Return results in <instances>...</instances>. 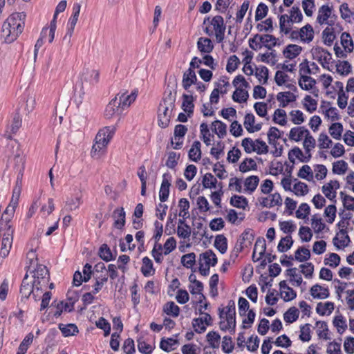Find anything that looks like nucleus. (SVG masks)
Segmentation results:
<instances>
[{
	"instance_id": "35",
	"label": "nucleus",
	"mask_w": 354,
	"mask_h": 354,
	"mask_svg": "<svg viewBox=\"0 0 354 354\" xmlns=\"http://www.w3.org/2000/svg\"><path fill=\"white\" fill-rule=\"evenodd\" d=\"M142 265L141 272L145 277H149L155 273V269L152 261L148 257H145L142 259Z\"/></svg>"
},
{
	"instance_id": "28",
	"label": "nucleus",
	"mask_w": 354,
	"mask_h": 354,
	"mask_svg": "<svg viewBox=\"0 0 354 354\" xmlns=\"http://www.w3.org/2000/svg\"><path fill=\"white\" fill-rule=\"evenodd\" d=\"M296 95L290 91L279 92L277 95V100L280 102V106L285 108L290 102L296 100Z\"/></svg>"
},
{
	"instance_id": "5",
	"label": "nucleus",
	"mask_w": 354,
	"mask_h": 354,
	"mask_svg": "<svg viewBox=\"0 0 354 354\" xmlns=\"http://www.w3.org/2000/svg\"><path fill=\"white\" fill-rule=\"evenodd\" d=\"M204 24H207L204 31L209 36L215 35L217 42H222L224 39L225 25L224 24L223 18L220 15H216L212 17H207L204 19Z\"/></svg>"
},
{
	"instance_id": "15",
	"label": "nucleus",
	"mask_w": 354,
	"mask_h": 354,
	"mask_svg": "<svg viewBox=\"0 0 354 354\" xmlns=\"http://www.w3.org/2000/svg\"><path fill=\"white\" fill-rule=\"evenodd\" d=\"M171 180V175L169 172H166L162 175V180L159 191V198L161 202H165L168 199Z\"/></svg>"
},
{
	"instance_id": "54",
	"label": "nucleus",
	"mask_w": 354,
	"mask_h": 354,
	"mask_svg": "<svg viewBox=\"0 0 354 354\" xmlns=\"http://www.w3.org/2000/svg\"><path fill=\"white\" fill-rule=\"evenodd\" d=\"M343 130V125L339 122L333 123L329 127V133L335 140H340Z\"/></svg>"
},
{
	"instance_id": "47",
	"label": "nucleus",
	"mask_w": 354,
	"mask_h": 354,
	"mask_svg": "<svg viewBox=\"0 0 354 354\" xmlns=\"http://www.w3.org/2000/svg\"><path fill=\"white\" fill-rule=\"evenodd\" d=\"M333 324L337 328V332L339 334H342L347 328L346 320L342 315L335 316Z\"/></svg>"
},
{
	"instance_id": "12",
	"label": "nucleus",
	"mask_w": 354,
	"mask_h": 354,
	"mask_svg": "<svg viewBox=\"0 0 354 354\" xmlns=\"http://www.w3.org/2000/svg\"><path fill=\"white\" fill-rule=\"evenodd\" d=\"M137 96L138 91H133L130 94H128L127 91H120L115 97H118V103L124 111L130 106V105L136 100Z\"/></svg>"
},
{
	"instance_id": "21",
	"label": "nucleus",
	"mask_w": 354,
	"mask_h": 354,
	"mask_svg": "<svg viewBox=\"0 0 354 354\" xmlns=\"http://www.w3.org/2000/svg\"><path fill=\"white\" fill-rule=\"evenodd\" d=\"M118 102V97H115L106 106L104 115L107 118H111L115 115H121L122 113L123 110Z\"/></svg>"
},
{
	"instance_id": "16",
	"label": "nucleus",
	"mask_w": 354,
	"mask_h": 354,
	"mask_svg": "<svg viewBox=\"0 0 354 354\" xmlns=\"http://www.w3.org/2000/svg\"><path fill=\"white\" fill-rule=\"evenodd\" d=\"M332 13V8L329 7L328 5L322 6L318 11V16L317 18V21L322 25V24H328V26H333L334 21L333 20H328Z\"/></svg>"
},
{
	"instance_id": "30",
	"label": "nucleus",
	"mask_w": 354,
	"mask_h": 354,
	"mask_svg": "<svg viewBox=\"0 0 354 354\" xmlns=\"http://www.w3.org/2000/svg\"><path fill=\"white\" fill-rule=\"evenodd\" d=\"M197 48L202 53H209L214 49L212 40L207 37H200L197 41Z\"/></svg>"
},
{
	"instance_id": "59",
	"label": "nucleus",
	"mask_w": 354,
	"mask_h": 354,
	"mask_svg": "<svg viewBox=\"0 0 354 354\" xmlns=\"http://www.w3.org/2000/svg\"><path fill=\"white\" fill-rule=\"evenodd\" d=\"M337 72L342 75H348L351 73V65L348 61H339L336 64Z\"/></svg>"
},
{
	"instance_id": "2",
	"label": "nucleus",
	"mask_w": 354,
	"mask_h": 354,
	"mask_svg": "<svg viewBox=\"0 0 354 354\" xmlns=\"http://www.w3.org/2000/svg\"><path fill=\"white\" fill-rule=\"evenodd\" d=\"M176 92H172V88L168 85L162 102L160 103L158 110V124L162 128H166L173 116V111L175 108Z\"/></svg>"
},
{
	"instance_id": "53",
	"label": "nucleus",
	"mask_w": 354,
	"mask_h": 354,
	"mask_svg": "<svg viewBox=\"0 0 354 354\" xmlns=\"http://www.w3.org/2000/svg\"><path fill=\"white\" fill-rule=\"evenodd\" d=\"M299 315V310L295 307H291L283 314L284 321L291 324L298 319Z\"/></svg>"
},
{
	"instance_id": "33",
	"label": "nucleus",
	"mask_w": 354,
	"mask_h": 354,
	"mask_svg": "<svg viewBox=\"0 0 354 354\" xmlns=\"http://www.w3.org/2000/svg\"><path fill=\"white\" fill-rule=\"evenodd\" d=\"M302 51V48L297 44H288L283 51V55L289 59H292L297 57Z\"/></svg>"
},
{
	"instance_id": "57",
	"label": "nucleus",
	"mask_w": 354,
	"mask_h": 354,
	"mask_svg": "<svg viewBox=\"0 0 354 354\" xmlns=\"http://www.w3.org/2000/svg\"><path fill=\"white\" fill-rule=\"evenodd\" d=\"M177 344L178 341L175 339L162 338L160 342V348L165 352H170L174 349V348H172V346Z\"/></svg>"
},
{
	"instance_id": "8",
	"label": "nucleus",
	"mask_w": 354,
	"mask_h": 354,
	"mask_svg": "<svg viewBox=\"0 0 354 354\" xmlns=\"http://www.w3.org/2000/svg\"><path fill=\"white\" fill-rule=\"evenodd\" d=\"M254 238V234L252 230L251 229H246L237 240L232 250V254L236 257H238L239 254L242 252L245 247H247L248 245H251Z\"/></svg>"
},
{
	"instance_id": "38",
	"label": "nucleus",
	"mask_w": 354,
	"mask_h": 354,
	"mask_svg": "<svg viewBox=\"0 0 354 354\" xmlns=\"http://www.w3.org/2000/svg\"><path fill=\"white\" fill-rule=\"evenodd\" d=\"M334 310V304L331 301H326L324 304L319 302L316 307V312L322 316L325 315H329Z\"/></svg>"
},
{
	"instance_id": "1",
	"label": "nucleus",
	"mask_w": 354,
	"mask_h": 354,
	"mask_svg": "<svg viewBox=\"0 0 354 354\" xmlns=\"http://www.w3.org/2000/svg\"><path fill=\"white\" fill-rule=\"evenodd\" d=\"M26 14L15 12L10 15L3 22L1 37L6 43H12L23 32L25 24Z\"/></svg>"
},
{
	"instance_id": "62",
	"label": "nucleus",
	"mask_w": 354,
	"mask_h": 354,
	"mask_svg": "<svg viewBox=\"0 0 354 354\" xmlns=\"http://www.w3.org/2000/svg\"><path fill=\"white\" fill-rule=\"evenodd\" d=\"M311 221L312 227L316 233L321 232L326 227V225L323 223L322 219L319 217L317 214L313 216Z\"/></svg>"
},
{
	"instance_id": "49",
	"label": "nucleus",
	"mask_w": 354,
	"mask_h": 354,
	"mask_svg": "<svg viewBox=\"0 0 354 354\" xmlns=\"http://www.w3.org/2000/svg\"><path fill=\"white\" fill-rule=\"evenodd\" d=\"M59 328L64 337L75 335L78 333V328L74 324H68L67 325L59 324Z\"/></svg>"
},
{
	"instance_id": "58",
	"label": "nucleus",
	"mask_w": 354,
	"mask_h": 354,
	"mask_svg": "<svg viewBox=\"0 0 354 354\" xmlns=\"http://www.w3.org/2000/svg\"><path fill=\"white\" fill-rule=\"evenodd\" d=\"M256 169L257 164L252 158H246L239 165V170L243 173Z\"/></svg>"
},
{
	"instance_id": "18",
	"label": "nucleus",
	"mask_w": 354,
	"mask_h": 354,
	"mask_svg": "<svg viewBox=\"0 0 354 354\" xmlns=\"http://www.w3.org/2000/svg\"><path fill=\"white\" fill-rule=\"evenodd\" d=\"M312 55L314 59L319 62H324V63H330L332 59V55L326 49L322 47H314L311 50Z\"/></svg>"
},
{
	"instance_id": "27",
	"label": "nucleus",
	"mask_w": 354,
	"mask_h": 354,
	"mask_svg": "<svg viewBox=\"0 0 354 354\" xmlns=\"http://www.w3.org/2000/svg\"><path fill=\"white\" fill-rule=\"evenodd\" d=\"M310 295L315 299H324L330 296L329 290L319 284L313 286L310 288Z\"/></svg>"
},
{
	"instance_id": "60",
	"label": "nucleus",
	"mask_w": 354,
	"mask_h": 354,
	"mask_svg": "<svg viewBox=\"0 0 354 354\" xmlns=\"http://www.w3.org/2000/svg\"><path fill=\"white\" fill-rule=\"evenodd\" d=\"M348 169V164L344 160H338L333 164V172L335 174L342 175Z\"/></svg>"
},
{
	"instance_id": "42",
	"label": "nucleus",
	"mask_w": 354,
	"mask_h": 354,
	"mask_svg": "<svg viewBox=\"0 0 354 354\" xmlns=\"http://www.w3.org/2000/svg\"><path fill=\"white\" fill-rule=\"evenodd\" d=\"M230 205L245 209L248 205V201L243 196L234 195L230 198Z\"/></svg>"
},
{
	"instance_id": "44",
	"label": "nucleus",
	"mask_w": 354,
	"mask_h": 354,
	"mask_svg": "<svg viewBox=\"0 0 354 354\" xmlns=\"http://www.w3.org/2000/svg\"><path fill=\"white\" fill-rule=\"evenodd\" d=\"M212 130L218 138H223L227 133V125L220 120H215L212 123Z\"/></svg>"
},
{
	"instance_id": "36",
	"label": "nucleus",
	"mask_w": 354,
	"mask_h": 354,
	"mask_svg": "<svg viewBox=\"0 0 354 354\" xmlns=\"http://www.w3.org/2000/svg\"><path fill=\"white\" fill-rule=\"evenodd\" d=\"M182 97H183L182 109L185 112H186L188 114V115H189V114H192L194 112V104L193 103L194 97H193L192 95H187V94H183Z\"/></svg>"
},
{
	"instance_id": "41",
	"label": "nucleus",
	"mask_w": 354,
	"mask_h": 354,
	"mask_svg": "<svg viewBox=\"0 0 354 354\" xmlns=\"http://www.w3.org/2000/svg\"><path fill=\"white\" fill-rule=\"evenodd\" d=\"M298 83L301 89L309 91L315 86L316 80L310 76H301Z\"/></svg>"
},
{
	"instance_id": "43",
	"label": "nucleus",
	"mask_w": 354,
	"mask_h": 354,
	"mask_svg": "<svg viewBox=\"0 0 354 354\" xmlns=\"http://www.w3.org/2000/svg\"><path fill=\"white\" fill-rule=\"evenodd\" d=\"M99 256L104 261L109 262L115 259L116 254L113 255L109 247L104 243L99 249Z\"/></svg>"
},
{
	"instance_id": "20",
	"label": "nucleus",
	"mask_w": 354,
	"mask_h": 354,
	"mask_svg": "<svg viewBox=\"0 0 354 354\" xmlns=\"http://www.w3.org/2000/svg\"><path fill=\"white\" fill-rule=\"evenodd\" d=\"M260 203L263 207L271 208L274 206H281L282 205V198L278 192L270 194L267 197H263L260 200Z\"/></svg>"
},
{
	"instance_id": "11",
	"label": "nucleus",
	"mask_w": 354,
	"mask_h": 354,
	"mask_svg": "<svg viewBox=\"0 0 354 354\" xmlns=\"http://www.w3.org/2000/svg\"><path fill=\"white\" fill-rule=\"evenodd\" d=\"M14 232H0L2 237L1 242L0 256L6 258L8 256L12 245Z\"/></svg>"
},
{
	"instance_id": "39",
	"label": "nucleus",
	"mask_w": 354,
	"mask_h": 354,
	"mask_svg": "<svg viewBox=\"0 0 354 354\" xmlns=\"http://www.w3.org/2000/svg\"><path fill=\"white\" fill-rule=\"evenodd\" d=\"M341 44L344 50L347 53H351L354 48L353 41L349 33L344 32L341 35Z\"/></svg>"
},
{
	"instance_id": "64",
	"label": "nucleus",
	"mask_w": 354,
	"mask_h": 354,
	"mask_svg": "<svg viewBox=\"0 0 354 354\" xmlns=\"http://www.w3.org/2000/svg\"><path fill=\"white\" fill-rule=\"evenodd\" d=\"M340 196L342 200L344 207L347 210L354 211V197L345 194L342 192H340Z\"/></svg>"
},
{
	"instance_id": "40",
	"label": "nucleus",
	"mask_w": 354,
	"mask_h": 354,
	"mask_svg": "<svg viewBox=\"0 0 354 354\" xmlns=\"http://www.w3.org/2000/svg\"><path fill=\"white\" fill-rule=\"evenodd\" d=\"M214 246L221 253L225 254L227 250V240L223 234L216 236Z\"/></svg>"
},
{
	"instance_id": "56",
	"label": "nucleus",
	"mask_w": 354,
	"mask_h": 354,
	"mask_svg": "<svg viewBox=\"0 0 354 354\" xmlns=\"http://www.w3.org/2000/svg\"><path fill=\"white\" fill-rule=\"evenodd\" d=\"M290 23H291L290 17L286 14L281 15L279 17L280 31L286 35L288 34L290 31Z\"/></svg>"
},
{
	"instance_id": "61",
	"label": "nucleus",
	"mask_w": 354,
	"mask_h": 354,
	"mask_svg": "<svg viewBox=\"0 0 354 354\" xmlns=\"http://www.w3.org/2000/svg\"><path fill=\"white\" fill-rule=\"evenodd\" d=\"M316 144L315 139L310 135L309 131L305 136L303 142L304 148L306 153H310V150L315 148Z\"/></svg>"
},
{
	"instance_id": "9",
	"label": "nucleus",
	"mask_w": 354,
	"mask_h": 354,
	"mask_svg": "<svg viewBox=\"0 0 354 354\" xmlns=\"http://www.w3.org/2000/svg\"><path fill=\"white\" fill-rule=\"evenodd\" d=\"M252 143V140L250 138H245L242 140L241 145L244 148L245 151L247 153H251L252 152H256L257 154H266L268 152L269 147L266 143L261 140H255V148L247 147V143Z\"/></svg>"
},
{
	"instance_id": "13",
	"label": "nucleus",
	"mask_w": 354,
	"mask_h": 354,
	"mask_svg": "<svg viewBox=\"0 0 354 354\" xmlns=\"http://www.w3.org/2000/svg\"><path fill=\"white\" fill-rule=\"evenodd\" d=\"M27 278L28 275L26 274L20 287V294L21 295V301H24L25 299H27L31 294H32V297L35 300L37 301V295L35 294L37 289L35 286H34V281L30 284L27 281Z\"/></svg>"
},
{
	"instance_id": "7",
	"label": "nucleus",
	"mask_w": 354,
	"mask_h": 354,
	"mask_svg": "<svg viewBox=\"0 0 354 354\" xmlns=\"http://www.w3.org/2000/svg\"><path fill=\"white\" fill-rule=\"evenodd\" d=\"M34 286L37 291L41 290L43 287L48 284L50 279L49 272L47 268L43 265H37L34 270Z\"/></svg>"
},
{
	"instance_id": "19",
	"label": "nucleus",
	"mask_w": 354,
	"mask_h": 354,
	"mask_svg": "<svg viewBox=\"0 0 354 354\" xmlns=\"http://www.w3.org/2000/svg\"><path fill=\"white\" fill-rule=\"evenodd\" d=\"M201 64H203L213 70L216 68L214 59L212 56L209 55H205L202 59L197 57H194L192 59L189 66L192 68H198Z\"/></svg>"
},
{
	"instance_id": "46",
	"label": "nucleus",
	"mask_w": 354,
	"mask_h": 354,
	"mask_svg": "<svg viewBox=\"0 0 354 354\" xmlns=\"http://www.w3.org/2000/svg\"><path fill=\"white\" fill-rule=\"evenodd\" d=\"M297 268H292L287 270V274L290 277V281L293 286H299L303 282L301 275L297 272Z\"/></svg>"
},
{
	"instance_id": "55",
	"label": "nucleus",
	"mask_w": 354,
	"mask_h": 354,
	"mask_svg": "<svg viewBox=\"0 0 354 354\" xmlns=\"http://www.w3.org/2000/svg\"><path fill=\"white\" fill-rule=\"evenodd\" d=\"M207 340L209 346L213 348H218L220 345V335L215 331H210L207 334Z\"/></svg>"
},
{
	"instance_id": "50",
	"label": "nucleus",
	"mask_w": 354,
	"mask_h": 354,
	"mask_svg": "<svg viewBox=\"0 0 354 354\" xmlns=\"http://www.w3.org/2000/svg\"><path fill=\"white\" fill-rule=\"evenodd\" d=\"M310 258V252L308 249L299 247L295 252V259L299 262H304Z\"/></svg>"
},
{
	"instance_id": "17",
	"label": "nucleus",
	"mask_w": 354,
	"mask_h": 354,
	"mask_svg": "<svg viewBox=\"0 0 354 354\" xmlns=\"http://www.w3.org/2000/svg\"><path fill=\"white\" fill-rule=\"evenodd\" d=\"M266 250V240L263 237H259L256 240L252 252V260L256 262L259 261L265 255Z\"/></svg>"
},
{
	"instance_id": "10",
	"label": "nucleus",
	"mask_w": 354,
	"mask_h": 354,
	"mask_svg": "<svg viewBox=\"0 0 354 354\" xmlns=\"http://www.w3.org/2000/svg\"><path fill=\"white\" fill-rule=\"evenodd\" d=\"M257 39H258L261 43V44H263L265 47L268 48V49H271L273 46H275L277 45V39L273 35H260L257 34L253 38L249 39V46L252 49L254 50H257V48H254L253 43L254 41H257Z\"/></svg>"
},
{
	"instance_id": "37",
	"label": "nucleus",
	"mask_w": 354,
	"mask_h": 354,
	"mask_svg": "<svg viewBox=\"0 0 354 354\" xmlns=\"http://www.w3.org/2000/svg\"><path fill=\"white\" fill-rule=\"evenodd\" d=\"M201 142L196 140L193 142L191 149L189 151V158L194 162H198L201 158Z\"/></svg>"
},
{
	"instance_id": "3",
	"label": "nucleus",
	"mask_w": 354,
	"mask_h": 354,
	"mask_svg": "<svg viewBox=\"0 0 354 354\" xmlns=\"http://www.w3.org/2000/svg\"><path fill=\"white\" fill-rule=\"evenodd\" d=\"M236 308L235 303L233 300L228 302L225 308H218V315L221 319L219 323L221 330L226 331L230 330V332H235L236 327Z\"/></svg>"
},
{
	"instance_id": "23",
	"label": "nucleus",
	"mask_w": 354,
	"mask_h": 354,
	"mask_svg": "<svg viewBox=\"0 0 354 354\" xmlns=\"http://www.w3.org/2000/svg\"><path fill=\"white\" fill-rule=\"evenodd\" d=\"M197 82V77L194 71V68H189L184 73L182 81V85L184 89L187 91H189V87L196 84Z\"/></svg>"
},
{
	"instance_id": "52",
	"label": "nucleus",
	"mask_w": 354,
	"mask_h": 354,
	"mask_svg": "<svg viewBox=\"0 0 354 354\" xmlns=\"http://www.w3.org/2000/svg\"><path fill=\"white\" fill-rule=\"evenodd\" d=\"M249 97L248 92L242 88H236L232 95V100L239 103L245 102Z\"/></svg>"
},
{
	"instance_id": "45",
	"label": "nucleus",
	"mask_w": 354,
	"mask_h": 354,
	"mask_svg": "<svg viewBox=\"0 0 354 354\" xmlns=\"http://www.w3.org/2000/svg\"><path fill=\"white\" fill-rule=\"evenodd\" d=\"M163 311L167 315L177 317L180 313V308L174 301H168L164 305Z\"/></svg>"
},
{
	"instance_id": "31",
	"label": "nucleus",
	"mask_w": 354,
	"mask_h": 354,
	"mask_svg": "<svg viewBox=\"0 0 354 354\" xmlns=\"http://www.w3.org/2000/svg\"><path fill=\"white\" fill-rule=\"evenodd\" d=\"M259 183V178L257 176L252 175L246 178L244 180V192L248 194H252L257 189Z\"/></svg>"
},
{
	"instance_id": "4",
	"label": "nucleus",
	"mask_w": 354,
	"mask_h": 354,
	"mask_svg": "<svg viewBox=\"0 0 354 354\" xmlns=\"http://www.w3.org/2000/svg\"><path fill=\"white\" fill-rule=\"evenodd\" d=\"M115 131V127H105L100 129L95 136V142L91 150L93 157L100 156L105 152V148L112 139Z\"/></svg>"
},
{
	"instance_id": "34",
	"label": "nucleus",
	"mask_w": 354,
	"mask_h": 354,
	"mask_svg": "<svg viewBox=\"0 0 354 354\" xmlns=\"http://www.w3.org/2000/svg\"><path fill=\"white\" fill-rule=\"evenodd\" d=\"M308 130L305 127H293L289 133V138L295 142L300 141Z\"/></svg>"
},
{
	"instance_id": "26",
	"label": "nucleus",
	"mask_w": 354,
	"mask_h": 354,
	"mask_svg": "<svg viewBox=\"0 0 354 354\" xmlns=\"http://www.w3.org/2000/svg\"><path fill=\"white\" fill-rule=\"evenodd\" d=\"M307 154V156H304L302 151L298 147H295L288 152V159L292 163H295V158H298L301 162H308L311 158V153Z\"/></svg>"
},
{
	"instance_id": "22",
	"label": "nucleus",
	"mask_w": 354,
	"mask_h": 354,
	"mask_svg": "<svg viewBox=\"0 0 354 354\" xmlns=\"http://www.w3.org/2000/svg\"><path fill=\"white\" fill-rule=\"evenodd\" d=\"M113 217L114 218L113 227L122 230L126 223V213L123 207L115 209L113 212Z\"/></svg>"
},
{
	"instance_id": "32",
	"label": "nucleus",
	"mask_w": 354,
	"mask_h": 354,
	"mask_svg": "<svg viewBox=\"0 0 354 354\" xmlns=\"http://www.w3.org/2000/svg\"><path fill=\"white\" fill-rule=\"evenodd\" d=\"M300 39L304 43H310L314 38V30L311 25L306 24L300 28Z\"/></svg>"
},
{
	"instance_id": "25",
	"label": "nucleus",
	"mask_w": 354,
	"mask_h": 354,
	"mask_svg": "<svg viewBox=\"0 0 354 354\" xmlns=\"http://www.w3.org/2000/svg\"><path fill=\"white\" fill-rule=\"evenodd\" d=\"M350 241L349 236L347 234V231L345 229H340L339 233L333 239V245L337 249H340L341 246H347Z\"/></svg>"
},
{
	"instance_id": "63",
	"label": "nucleus",
	"mask_w": 354,
	"mask_h": 354,
	"mask_svg": "<svg viewBox=\"0 0 354 354\" xmlns=\"http://www.w3.org/2000/svg\"><path fill=\"white\" fill-rule=\"evenodd\" d=\"M280 138L281 134L279 129L275 127H270L268 132V143L270 145L275 146V145L277 144L276 140Z\"/></svg>"
},
{
	"instance_id": "14",
	"label": "nucleus",
	"mask_w": 354,
	"mask_h": 354,
	"mask_svg": "<svg viewBox=\"0 0 354 354\" xmlns=\"http://www.w3.org/2000/svg\"><path fill=\"white\" fill-rule=\"evenodd\" d=\"M81 5L79 3H75L73 6L72 15L68 21V28L64 39L68 36L69 38L72 36L75 26L77 24L78 17L80 12Z\"/></svg>"
},
{
	"instance_id": "24",
	"label": "nucleus",
	"mask_w": 354,
	"mask_h": 354,
	"mask_svg": "<svg viewBox=\"0 0 354 354\" xmlns=\"http://www.w3.org/2000/svg\"><path fill=\"white\" fill-rule=\"evenodd\" d=\"M82 195L81 191L77 189L74 194V196L68 200L66 202L65 209L66 211H73L79 208L82 203Z\"/></svg>"
},
{
	"instance_id": "6",
	"label": "nucleus",
	"mask_w": 354,
	"mask_h": 354,
	"mask_svg": "<svg viewBox=\"0 0 354 354\" xmlns=\"http://www.w3.org/2000/svg\"><path fill=\"white\" fill-rule=\"evenodd\" d=\"M16 209V201L11 200L0 218V232H14L15 229L10 223Z\"/></svg>"
},
{
	"instance_id": "51",
	"label": "nucleus",
	"mask_w": 354,
	"mask_h": 354,
	"mask_svg": "<svg viewBox=\"0 0 354 354\" xmlns=\"http://www.w3.org/2000/svg\"><path fill=\"white\" fill-rule=\"evenodd\" d=\"M272 120L274 123L279 125H286L287 123L286 112L283 109H280L275 110Z\"/></svg>"
},
{
	"instance_id": "29",
	"label": "nucleus",
	"mask_w": 354,
	"mask_h": 354,
	"mask_svg": "<svg viewBox=\"0 0 354 354\" xmlns=\"http://www.w3.org/2000/svg\"><path fill=\"white\" fill-rule=\"evenodd\" d=\"M204 261V265L208 266H215L218 259L215 253L212 250H208L200 254L199 262Z\"/></svg>"
},
{
	"instance_id": "48",
	"label": "nucleus",
	"mask_w": 354,
	"mask_h": 354,
	"mask_svg": "<svg viewBox=\"0 0 354 354\" xmlns=\"http://www.w3.org/2000/svg\"><path fill=\"white\" fill-rule=\"evenodd\" d=\"M293 240L291 236L288 235L280 240L277 245V250L280 252H285L291 248Z\"/></svg>"
}]
</instances>
